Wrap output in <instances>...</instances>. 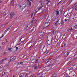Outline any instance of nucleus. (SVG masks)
<instances>
[{
    "label": "nucleus",
    "mask_w": 77,
    "mask_h": 77,
    "mask_svg": "<svg viewBox=\"0 0 77 77\" xmlns=\"http://www.w3.org/2000/svg\"><path fill=\"white\" fill-rule=\"evenodd\" d=\"M51 22V21H49L47 23H45L44 24V26L45 27H48L50 25V23Z\"/></svg>",
    "instance_id": "1"
},
{
    "label": "nucleus",
    "mask_w": 77,
    "mask_h": 77,
    "mask_svg": "<svg viewBox=\"0 0 77 77\" xmlns=\"http://www.w3.org/2000/svg\"><path fill=\"white\" fill-rule=\"evenodd\" d=\"M54 31H53V32H51L50 33L51 35V39H53V35H54Z\"/></svg>",
    "instance_id": "2"
},
{
    "label": "nucleus",
    "mask_w": 77,
    "mask_h": 77,
    "mask_svg": "<svg viewBox=\"0 0 77 77\" xmlns=\"http://www.w3.org/2000/svg\"><path fill=\"white\" fill-rule=\"evenodd\" d=\"M44 35V32L42 31L39 33V36H42Z\"/></svg>",
    "instance_id": "3"
},
{
    "label": "nucleus",
    "mask_w": 77,
    "mask_h": 77,
    "mask_svg": "<svg viewBox=\"0 0 77 77\" xmlns=\"http://www.w3.org/2000/svg\"><path fill=\"white\" fill-rule=\"evenodd\" d=\"M14 57H12L10 58L11 61H13L15 59Z\"/></svg>",
    "instance_id": "4"
},
{
    "label": "nucleus",
    "mask_w": 77,
    "mask_h": 77,
    "mask_svg": "<svg viewBox=\"0 0 77 77\" xmlns=\"http://www.w3.org/2000/svg\"><path fill=\"white\" fill-rule=\"evenodd\" d=\"M38 75V77H41V76L42 75V72H41Z\"/></svg>",
    "instance_id": "5"
},
{
    "label": "nucleus",
    "mask_w": 77,
    "mask_h": 77,
    "mask_svg": "<svg viewBox=\"0 0 77 77\" xmlns=\"http://www.w3.org/2000/svg\"><path fill=\"white\" fill-rule=\"evenodd\" d=\"M42 19H43V20H45L46 19V17H47V16H46V15H44L43 16H42Z\"/></svg>",
    "instance_id": "6"
},
{
    "label": "nucleus",
    "mask_w": 77,
    "mask_h": 77,
    "mask_svg": "<svg viewBox=\"0 0 77 77\" xmlns=\"http://www.w3.org/2000/svg\"><path fill=\"white\" fill-rule=\"evenodd\" d=\"M47 44H48V46H50V45L51 44V42H50V41H49V40L47 42Z\"/></svg>",
    "instance_id": "7"
},
{
    "label": "nucleus",
    "mask_w": 77,
    "mask_h": 77,
    "mask_svg": "<svg viewBox=\"0 0 77 77\" xmlns=\"http://www.w3.org/2000/svg\"><path fill=\"white\" fill-rule=\"evenodd\" d=\"M68 75H69L68 76L69 77H72V73H69Z\"/></svg>",
    "instance_id": "8"
},
{
    "label": "nucleus",
    "mask_w": 77,
    "mask_h": 77,
    "mask_svg": "<svg viewBox=\"0 0 77 77\" xmlns=\"http://www.w3.org/2000/svg\"><path fill=\"white\" fill-rule=\"evenodd\" d=\"M56 15H59V11H57V10L56 11Z\"/></svg>",
    "instance_id": "9"
},
{
    "label": "nucleus",
    "mask_w": 77,
    "mask_h": 77,
    "mask_svg": "<svg viewBox=\"0 0 77 77\" xmlns=\"http://www.w3.org/2000/svg\"><path fill=\"white\" fill-rule=\"evenodd\" d=\"M14 15L15 14L14 12H11V13L10 14V15H11L12 16H14Z\"/></svg>",
    "instance_id": "10"
},
{
    "label": "nucleus",
    "mask_w": 77,
    "mask_h": 77,
    "mask_svg": "<svg viewBox=\"0 0 77 77\" xmlns=\"http://www.w3.org/2000/svg\"><path fill=\"white\" fill-rule=\"evenodd\" d=\"M17 64H18V65H23V63L22 62H20V63H17Z\"/></svg>",
    "instance_id": "11"
},
{
    "label": "nucleus",
    "mask_w": 77,
    "mask_h": 77,
    "mask_svg": "<svg viewBox=\"0 0 77 77\" xmlns=\"http://www.w3.org/2000/svg\"><path fill=\"white\" fill-rule=\"evenodd\" d=\"M58 23H59V21H57L54 24V25L56 26H57V24Z\"/></svg>",
    "instance_id": "12"
},
{
    "label": "nucleus",
    "mask_w": 77,
    "mask_h": 77,
    "mask_svg": "<svg viewBox=\"0 0 77 77\" xmlns=\"http://www.w3.org/2000/svg\"><path fill=\"white\" fill-rule=\"evenodd\" d=\"M65 38H66V35H64L63 36L62 39H65Z\"/></svg>",
    "instance_id": "13"
},
{
    "label": "nucleus",
    "mask_w": 77,
    "mask_h": 77,
    "mask_svg": "<svg viewBox=\"0 0 77 77\" xmlns=\"http://www.w3.org/2000/svg\"><path fill=\"white\" fill-rule=\"evenodd\" d=\"M39 59H40V57H38V58L36 60V63H38V62H37L38 61V60H39Z\"/></svg>",
    "instance_id": "14"
},
{
    "label": "nucleus",
    "mask_w": 77,
    "mask_h": 77,
    "mask_svg": "<svg viewBox=\"0 0 77 77\" xmlns=\"http://www.w3.org/2000/svg\"><path fill=\"white\" fill-rule=\"evenodd\" d=\"M4 69V68H3V67H2L0 68V71H1L3 70Z\"/></svg>",
    "instance_id": "15"
},
{
    "label": "nucleus",
    "mask_w": 77,
    "mask_h": 77,
    "mask_svg": "<svg viewBox=\"0 0 77 77\" xmlns=\"http://www.w3.org/2000/svg\"><path fill=\"white\" fill-rule=\"evenodd\" d=\"M68 69L69 70H71V69H73V68L72 67H69Z\"/></svg>",
    "instance_id": "16"
},
{
    "label": "nucleus",
    "mask_w": 77,
    "mask_h": 77,
    "mask_svg": "<svg viewBox=\"0 0 77 77\" xmlns=\"http://www.w3.org/2000/svg\"><path fill=\"white\" fill-rule=\"evenodd\" d=\"M8 51H12V49L10 48H9Z\"/></svg>",
    "instance_id": "17"
},
{
    "label": "nucleus",
    "mask_w": 77,
    "mask_h": 77,
    "mask_svg": "<svg viewBox=\"0 0 77 77\" xmlns=\"http://www.w3.org/2000/svg\"><path fill=\"white\" fill-rule=\"evenodd\" d=\"M37 68V66L35 64V68H34V69H36Z\"/></svg>",
    "instance_id": "18"
},
{
    "label": "nucleus",
    "mask_w": 77,
    "mask_h": 77,
    "mask_svg": "<svg viewBox=\"0 0 77 77\" xmlns=\"http://www.w3.org/2000/svg\"><path fill=\"white\" fill-rule=\"evenodd\" d=\"M5 61H6V59L4 60L1 61L0 62H5Z\"/></svg>",
    "instance_id": "19"
},
{
    "label": "nucleus",
    "mask_w": 77,
    "mask_h": 77,
    "mask_svg": "<svg viewBox=\"0 0 77 77\" xmlns=\"http://www.w3.org/2000/svg\"><path fill=\"white\" fill-rule=\"evenodd\" d=\"M13 18V16H11V15H10V20H11L12 18Z\"/></svg>",
    "instance_id": "20"
},
{
    "label": "nucleus",
    "mask_w": 77,
    "mask_h": 77,
    "mask_svg": "<svg viewBox=\"0 0 77 77\" xmlns=\"http://www.w3.org/2000/svg\"><path fill=\"white\" fill-rule=\"evenodd\" d=\"M3 16H5L6 15V13H4L3 14Z\"/></svg>",
    "instance_id": "21"
},
{
    "label": "nucleus",
    "mask_w": 77,
    "mask_h": 77,
    "mask_svg": "<svg viewBox=\"0 0 77 77\" xmlns=\"http://www.w3.org/2000/svg\"><path fill=\"white\" fill-rule=\"evenodd\" d=\"M31 5H32V3H31V2H30L29 3V6H30Z\"/></svg>",
    "instance_id": "22"
},
{
    "label": "nucleus",
    "mask_w": 77,
    "mask_h": 77,
    "mask_svg": "<svg viewBox=\"0 0 77 77\" xmlns=\"http://www.w3.org/2000/svg\"><path fill=\"white\" fill-rule=\"evenodd\" d=\"M18 47H17L16 48V50H17L18 49Z\"/></svg>",
    "instance_id": "23"
},
{
    "label": "nucleus",
    "mask_w": 77,
    "mask_h": 77,
    "mask_svg": "<svg viewBox=\"0 0 77 77\" xmlns=\"http://www.w3.org/2000/svg\"><path fill=\"white\" fill-rule=\"evenodd\" d=\"M5 66H9V64H7L5 65Z\"/></svg>",
    "instance_id": "24"
},
{
    "label": "nucleus",
    "mask_w": 77,
    "mask_h": 77,
    "mask_svg": "<svg viewBox=\"0 0 77 77\" xmlns=\"http://www.w3.org/2000/svg\"><path fill=\"white\" fill-rule=\"evenodd\" d=\"M69 30L71 31V30H73V29L71 28V29H69Z\"/></svg>",
    "instance_id": "25"
},
{
    "label": "nucleus",
    "mask_w": 77,
    "mask_h": 77,
    "mask_svg": "<svg viewBox=\"0 0 77 77\" xmlns=\"http://www.w3.org/2000/svg\"><path fill=\"white\" fill-rule=\"evenodd\" d=\"M3 36H4V35H2V37H1L2 38L3 37Z\"/></svg>",
    "instance_id": "26"
},
{
    "label": "nucleus",
    "mask_w": 77,
    "mask_h": 77,
    "mask_svg": "<svg viewBox=\"0 0 77 77\" xmlns=\"http://www.w3.org/2000/svg\"><path fill=\"white\" fill-rule=\"evenodd\" d=\"M69 55V53H67V56H68V55Z\"/></svg>",
    "instance_id": "27"
},
{
    "label": "nucleus",
    "mask_w": 77,
    "mask_h": 77,
    "mask_svg": "<svg viewBox=\"0 0 77 77\" xmlns=\"http://www.w3.org/2000/svg\"><path fill=\"white\" fill-rule=\"evenodd\" d=\"M49 0H46V2H50V1H48Z\"/></svg>",
    "instance_id": "28"
},
{
    "label": "nucleus",
    "mask_w": 77,
    "mask_h": 77,
    "mask_svg": "<svg viewBox=\"0 0 77 77\" xmlns=\"http://www.w3.org/2000/svg\"><path fill=\"white\" fill-rule=\"evenodd\" d=\"M6 54V52H4V54Z\"/></svg>",
    "instance_id": "29"
},
{
    "label": "nucleus",
    "mask_w": 77,
    "mask_h": 77,
    "mask_svg": "<svg viewBox=\"0 0 77 77\" xmlns=\"http://www.w3.org/2000/svg\"><path fill=\"white\" fill-rule=\"evenodd\" d=\"M65 21H67V20L66 19H65Z\"/></svg>",
    "instance_id": "30"
},
{
    "label": "nucleus",
    "mask_w": 77,
    "mask_h": 77,
    "mask_svg": "<svg viewBox=\"0 0 77 77\" xmlns=\"http://www.w3.org/2000/svg\"><path fill=\"white\" fill-rule=\"evenodd\" d=\"M33 23V21L32 20L31 22V24H32Z\"/></svg>",
    "instance_id": "31"
},
{
    "label": "nucleus",
    "mask_w": 77,
    "mask_h": 77,
    "mask_svg": "<svg viewBox=\"0 0 77 77\" xmlns=\"http://www.w3.org/2000/svg\"><path fill=\"white\" fill-rule=\"evenodd\" d=\"M19 77H22V75H19Z\"/></svg>",
    "instance_id": "32"
},
{
    "label": "nucleus",
    "mask_w": 77,
    "mask_h": 77,
    "mask_svg": "<svg viewBox=\"0 0 77 77\" xmlns=\"http://www.w3.org/2000/svg\"><path fill=\"white\" fill-rule=\"evenodd\" d=\"M33 14H32L31 15V17H33Z\"/></svg>",
    "instance_id": "33"
},
{
    "label": "nucleus",
    "mask_w": 77,
    "mask_h": 77,
    "mask_svg": "<svg viewBox=\"0 0 77 77\" xmlns=\"http://www.w3.org/2000/svg\"><path fill=\"white\" fill-rule=\"evenodd\" d=\"M20 44H21L20 43L19 44H18V45H20Z\"/></svg>",
    "instance_id": "34"
},
{
    "label": "nucleus",
    "mask_w": 77,
    "mask_h": 77,
    "mask_svg": "<svg viewBox=\"0 0 77 77\" xmlns=\"http://www.w3.org/2000/svg\"><path fill=\"white\" fill-rule=\"evenodd\" d=\"M75 10H77V8H75Z\"/></svg>",
    "instance_id": "35"
},
{
    "label": "nucleus",
    "mask_w": 77,
    "mask_h": 77,
    "mask_svg": "<svg viewBox=\"0 0 77 77\" xmlns=\"http://www.w3.org/2000/svg\"><path fill=\"white\" fill-rule=\"evenodd\" d=\"M6 42H8V40L7 39L6 40Z\"/></svg>",
    "instance_id": "36"
},
{
    "label": "nucleus",
    "mask_w": 77,
    "mask_h": 77,
    "mask_svg": "<svg viewBox=\"0 0 77 77\" xmlns=\"http://www.w3.org/2000/svg\"><path fill=\"white\" fill-rule=\"evenodd\" d=\"M74 27L73 28V29H74V27H75V26H73Z\"/></svg>",
    "instance_id": "37"
},
{
    "label": "nucleus",
    "mask_w": 77,
    "mask_h": 77,
    "mask_svg": "<svg viewBox=\"0 0 77 77\" xmlns=\"http://www.w3.org/2000/svg\"><path fill=\"white\" fill-rule=\"evenodd\" d=\"M46 4H47V5H48V3L47 2V3H46Z\"/></svg>",
    "instance_id": "38"
},
{
    "label": "nucleus",
    "mask_w": 77,
    "mask_h": 77,
    "mask_svg": "<svg viewBox=\"0 0 77 77\" xmlns=\"http://www.w3.org/2000/svg\"><path fill=\"white\" fill-rule=\"evenodd\" d=\"M1 38H2L1 37H0V39H1Z\"/></svg>",
    "instance_id": "39"
},
{
    "label": "nucleus",
    "mask_w": 77,
    "mask_h": 77,
    "mask_svg": "<svg viewBox=\"0 0 77 77\" xmlns=\"http://www.w3.org/2000/svg\"><path fill=\"white\" fill-rule=\"evenodd\" d=\"M27 1H28V2H30V1H29V0H27Z\"/></svg>",
    "instance_id": "40"
},
{
    "label": "nucleus",
    "mask_w": 77,
    "mask_h": 77,
    "mask_svg": "<svg viewBox=\"0 0 77 77\" xmlns=\"http://www.w3.org/2000/svg\"><path fill=\"white\" fill-rule=\"evenodd\" d=\"M5 74H6V73H5V72L4 73V74L5 75Z\"/></svg>",
    "instance_id": "41"
},
{
    "label": "nucleus",
    "mask_w": 77,
    "mask_h": 77,
    "mask_svg": "<svg viewBox=\"0 0 77 77\" xmlns=\"http://www.w3.org/2000/svg\"><path fill=\"white\" fill-rule=\"evenodd\" d=\"M2 76H3L4 75H2Z\"/></svg>",
    "instance_id": "42"
},
{
    "label": "nucleus",
    "mask_w": 77,
    "mask_h": 77,
    "mask_svg": "<svg viewBox=\"0 0 77 77\" xmlns=\"http://www.w3.org/2000/svg\"><path fill=\"white\" fill-rule=\"evenodd\" d=\"M21 41V39H20V41Z\"/></svg>",
    "instance_id": "43"
},
{
    "label": "nucleus",
    "mask_w": 77,
    "mask_h": 77,
    "mask_svg": "<svg viewBox=\"0 0 77 77\" xmlns=\"http://www.w3.org/2000/svg\"><path fill=\"white\" fill-rule=\"evenodd\" d=\"M66 45L65 44L64 46H65Z\"/></svg>",
    "instance_id": "44"
},
{
    "label": "nucleus",
    "mask_w": 77,
    "mask_h": 77,
    "mask_svg": "<svg viewBox=\"0 0 77 77\" xmlns=\"http://www.w3.org/2000/svg\"><path fill=\"white\" fill-rule=\"evenodd\" d=\"M48 63V61L47 62V63Z\"/></svg>",
    "instance_id": "45"
},
{
    "label": "nucleus",
    "mask_w": 77,
    "mask_h": 77,
    "mask_svg": "<svg viewBox=\"0 0 77 77\" xmlns=\"http://www.w3.org/2000/svg\"><path fill=\"white\" fill-rule=\"evenodd\" d=\"M73 73H74V72H73Z\"/></svg>",
    "instance_id": "46"
},
{
    "label": "nucleus",
    "mask_w": 77,
    "mask_h": 77,
    "mask_svg": "<svg viewBox=\"0 0 77 77\" xmlns=\"http://www.w3.org/2000/svg\"><path fill=\"white\" fill-rule=\"evenodd\" d=\"M60 23H59V24H60Z\"/></svg>",
    "instance_id": "47"
},
{
    "label": "nucleus",
    "mask_w": 77,
    "mask_h": 77,
    "mask_svg": "<svg viewBox=\"0 0 77 77\" xmlns=\"http://www.w3.org/2000/svg\"><path fill=\"white\" fill-rule=\"evenodd\" d=\"M44 48V47H43V48Z\"/></svg>",
    "instance_id": "48"
},
{
    "label": "nucleus",
    "mask_w": 77,
    "mask_h": 77,
    "mask_svg": "<svg viewBox=\"0 0 77 77\" xmlns=\"http://www.w3.org/2000/svg\"><path fill=\"white\" fill-rule=\"evenodd\" d=\"M43 60H44V59H43Z\"/></svg>",
    "instance_id": "49"
},
{
    "label": "nucleus",
    "mask_w": 77,
    "mask_h": 77,
    "mask_svg": "<svg viewBox=\"0 0 77 77\" xmlns=\"http://www.w3.org/2000/svg\"><path fill=\"white\" fill-rule=\"evenodd\" d=\"M30 0V1H32V0Z\"/></svg>",
    "instance_id": "50"
},
{
    "label": "nucleus",
    "mask_w": 77,
    "mask_h": 77,
    "mask_svg": "<svg viewBox=\"0 0 77 77\" xmlns=\"http://www.w3.org/2000/svg\"><path fill=\"white\" fill-rule=\"evenodd\" d=\"M7 30H8V29H7Z\"/></svg>",
    "instance_id": "51"
}]
</instances>
